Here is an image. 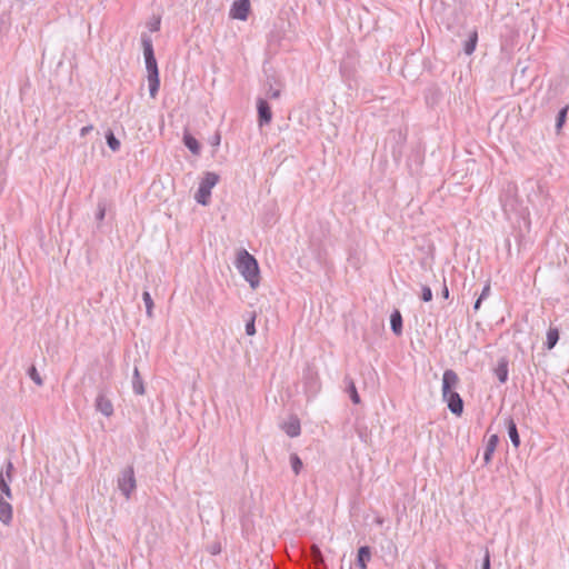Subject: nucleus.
<instances>
[{
	"label": "nucleus",
	"instance_id": "1",
	"mask_svg": "<svg viewBox=\"0 0 569 569\" xmlns=\"http://www.w3.org/2000/svg\"><path fill=\"white\" fill-rule=\"evenodd\" d=\"M460 383V379L452 369L445 370L442 375V400L447 403L451 413L460 417L463 412V400L456 391Z\"/></svg>",
	"mask_w": 569,
	"mask_h": 569
},
{
	"label": "nucleus",
	"instance_id": "2",
	"mask_svg": "<svg viewBox=\"0 0 569 569\" xmlns=\"http://www.w3.org/2000/svg\"><path fill=\"white\" fill-rule=\"evenodd\" d=\"M141 43L143 48V56L146 69L148 72L149 93L151 98H156L160 88L159 69L151 38L147 33H142Z\"/></svg>",
	"mask_w": 569,
	"mask_h": 569
},
{
	"label": "nucleus",
	"instance_id": "3",
	"mask_svg": "<svg viewBox=\"0 0 569 569\" xmlns=\"http://www.w3.org/2000/svg\"><path fill=\"white\" fill-rule=\"evenodd\" d=\"M236 267L241 276L249 282L252 289L260 283V271L257 259L246 249H241L237 253Z\"/></svg>",
	"mask_w": 569,
	"mask_h": 569
},
{
	"label": "nucleus",
	"instance_id": "4",
	"mask_svg": "<svg viewBox=\"0 0 569 569\" xmlns=\"http://www.w3.org/2000/svg\"><path fill=\"white\" fill-rule=\"evenodd\" d=\"M219 182V176L214 172L208 171L199 183V188L194 196L198 203L207 206L210 201L211 189Z\"/></svg>",
	"mask_w": 569,
	"mask_h": 569
},
{
	"label": "nucleus",
	"instance_id": "5",
	"mask_svg": "<svg viewBox=\"0 0 569 569\" xmlns=\"http://www.w3.org/2000/svg\"><path fill=\"white\" fill-rule=\"evenodd\" d=\"M118 488L126 498L136 489L134 470L132 466L126 467L118 478Z\"/></svg>",
	"mask_w": 569,
	"mask_h": 569
},
{
	"label": "nucleus",
	"instance_id": "6",
	"mask_svg": "<svg viewBox=\"0 0 569 569\" xmlns=\"http://www.w3.org/2000/svg\"><path fill=\"white\" fill-rule=\"evenodd\" d=\"M250 10V0H236L230 9L233 19L247 20Z\"/></svg>",
	"mask_w": 569,
	"mask_h": 569
},
{
	"label": "nucleus",
	"instance_id": "7",
	"mask_svg": "<svg viewBox=\"0 0 569 569\" xmlns=\"http://www.w3.org/2000/svg\"><path fill=\"white\" fill-rule=\"evenodd\" d=\"M258 122L262 127L269 124L272 119L271 108L266 99L259 98L257 100Z\"/></svg>",
	"mask_w": 569,
	"mask_h": 569
},
{
	"label": "nucleus",
	"instance_id": "8",
	"mask_svg": "<svg viewBox=\"0 0 569 569\" xmlns=\"http://www.w3.org/2000/svg\"><path fill=\"white\" fill-rule=\"evenodd\" d=\"M388 139L392 140L397 147L392 148V156L398 159L402 154V146L406 142L407 136L401 130H391L388 134Z\"/></svg>",
	"mask_w": 569,
	"mask_h": 569
},
{
	"label": "nucleus",
	"instance_id": "9",
	"mask_svg": "<svg viewBox=\"0 0 569 569\" xmlns=\"http://www.w3.org/2000/svg\"><path fill=\"white\" fill-rule=\"evenodd\" d=\"M94 407L97 411L101 412L106 417H111L113 415V405L103 392L98 393Z\"/></svg>",
	"mask_w": 569,
	"mask_h": 569
},
{
	"label": "nucleus",
	"instance_id": "10",
	"mask_svg": "<svg viewBox=\"0 0 569 569\" xmlns=\"http://www.w3.org/2000/svg\"><path fill=\"white\" fill-rule=\"evenodd\" d=\"M281 429L290 437H298L301 432L300 420L297 416H291L281 425Z\"/></svg>",
	"mask_w": 569,
	"mask_h": 569
},
{
	"label": "nucleus",
	"instance_id": "11",
	"mask_svg": "<svg viewBox=\"0 0 569 569\" xmlns=\"http://www.w3.org/2000/svg\"><path fill=\"white\" fill-rule=\"evenodd\" d=\"M6 499L7 498L0 495V521L8 526L12 520L13 509L11 503Z\"/></svg>",
	"mask_w": 569,
	"mask_h": 569
},
{
	"label": "nucleus",
	"instance_id": "12",
	"mask_svg": "<svg viewBox=\"0 0 569 569\" xmlns=\"http://www.w3.org/2000/svg\"><path fill=\"white\" fill-rule=\"evenodd\" d=\"M506 427H507L508 436L510 438L511 443L513 445L515 448H519L520 443H521L520 436L518 432L517 425L511 417L506 419Z\"/></svg>",
	"mask_w": 569,
	"mask_h": 569
},
{
	"label": "nucleus",
	"instance_id": "13",
	"mask_svg": "<svg viewBox=\"0 0 569 569\" xmlns=\"http://www.w3.org/2000/svg\"><path fill=\"white\" fill-rule=\"evenodd\" d=\"M499 443V437L497 435H491L487 441L486 449L483 452V461L485 465H488L491 462L492 455Z\"/></svg>",
	"mask_w": 569,
	"mask_h": 569
},
{
	"label": "nucleus",
	"instance_id": "14",
	"mask_svg": "<svg viewBox=\"0 0 569 569\" xmlns=\"http://www.w3.org/2000/svg\"><path fill=\"white\" fill-rule=\"evenodd\" d=\"M508 359L506 357H501L495 368V375L500 383H505L508 380Z\"/></svg>",
	"mask_w": 569,
	"mask_h": 569
},
{
	"label": "nucleus",
	"instance_id": "15",
	"mask_svg": "<svg viewBox=\"0 0 569 569\" xmlns=\"http://www.w3.org/2000/svg\"><path fill=\"white\" fill-rule=\"evenodd\" d=\"M371 558V549L369 546H362L358 549L356 565L361 569H367V562Z\"/></svg>",
	"mask_w": 569,
	"mask_h": 569
},
{
	"label": "nucleus",
	"instance_id": "16",
	"mask_svg": "<svg viewBox=\"0 0 569 569\" xmlns=\"http://www.w3.org/2000/svg\"><path fill=\"white\" fill-rule=\"evenodd\" d=\"M391 330L396 336L402 333V316L399 310H395L390 316Z\"/></svg>",
	"mask_w": 569,
	"mask_h": 569
},
{
	"label": "nucleus",
	"instance_id": "17",
	"mask_svg": "<svg viewBox=\"0 0 569 569\" xmlns=\"http://www.w3.org/2000/svg\"><path fill=\"white\" fill-rule=\"evenodd\" d=\"M132 389L136 395L141 396V395H144V392H146L144 386H143V380H142L137 367H134V370H133Z\"/></svg>",
	"mask_w": 569,
	"mask_h": 569
},
{
	"label": "nucleus",
	"instance_id": "18",
	"mask_svg": "<svg viewBox=\"0 0 569 569\" xmlns=\"http://www.w3.org/2000/svg\"><path fill=\"white\" fill-rule=\"evenodd\" d=\"M183 143L193 154H199L201 149L200 143L193 136L184 133Z\"/></svg>",
	"mask_w": 569,
	"mask_h": 569
},
{
	"label": "nucleus",
	"instance_id": "19",
	"mask_svg": "<svg viewBox=\"0 0 569 569\" xmlns=\"http://www.w3.org/2000/svg\"><path fill=\"white\" fill-rule=\"evenodd\" d=\"M477 41H478V32L476 30H473L470 33L468 40L465 42L463 51L466 54L470 56L473 53V51L476 50Z\"/></svg>",
	"mask_w": 569,
	"mask_h": 569
},
{
	"label": "nucleus",
	"instance_id": "20",
	"mask_svg": "<svg viewBox=\"0 0 569 569\" xmlns=\"http://www.w3.org/2000/svg\"><path fill=\"white\" fill-rule=\"evenodd\" d=\"M346 382H347V391L349 393V397L351 399V401L355 403V405H358L360 403V396L357 391V388H356V385L353 382V380L351 378H348L346 377Z\"/></svg>",
	"mask_w": 569,
	"mask_h": 569
},
{
	"label": "nucleus",
	"instance_id": "21",
	"mask_svg": "<svg viewBox=\"0 0 569 569\" xmlns=\"http://www.w3.org/2000/svg\"><path fill=\"white\" fill-rule=\"evenodd\" d=\"M559 340V330L557 328H549L548 332H547V340H546V348L548 350H551L552 348H555V346L557 345Z\"/></svg>",
	"mask_w": 569,
	"mask_h": 569
},
{
	"label": "nucleus",
	"instance_id": "22",
	"mask_svg": "<svg viewBox=\"0 0 569 569\" xmlns=\"http://www.w3.org/2000/svg\"><path fill=\"white\" fill-rule=\"evenodd\" d=\"M12 480H8L7 478H3V475H0V495H2L4 498L11 500L12 499V491L10 488V483Z\"/></svg>",
	"mask_w": 569,
	"mask_h": 569
},
{
	"label": "nucleus",
	"instance_id": "23",
	"mask_svg": "<svg viewBox=\"0 0 569 569\" xmlns=\"http://www.w3.org/2000/svg\"><path fill=\"white\" fill-rule=\"evenodd\" d=\"M569 106H565L561 108L556 118V130L560 132L562 127L566 123L567 114H568Z\"/></svg>",
	"mask_w": 569,
	"mask_h": 569
},
{
	"label": "nucleus",
	"instance_id": "24",
	"mask_svg": "<svg viewBox=\"0 0 569 569\" xmlns=\"http://www.w3.org/2000/svg\"><path fill=\"white\" fill-rule=\"evenodd\" d=\"M106 140H107V144L108 147L112 150V151H118L120 149V141L119 139L113 134V132L111 130H109L107 133H106Z\"/></svg>",
	"mask_w": 569,
	"mask_h": 569
},
{
	"label": "nucleus",
	"instance_id": "25",
	"mask_svg": "<svg viewBox=\"0 0 569 569\" xmlns=\"http://www.w3.org/2000/svg\"><path fill=\"white\" fill-rule=\"evenodd\" d=\"M490 295V283H486L485 287L482 288V291L479 296V298L475 301V305H473V310L477 312L479 309H480V306H481V302L482 300H485L486 298H488V296Z\"/></svg>",
	"mask_w": 569,
	"mask_h": 569
},
{
	"label": "nucleus",
	"instance_id": "26",
	"mask_svg": "<svg viewBox=\"0 0 569 569\" xmlns=\"http://www.w3.org/2000/svg\"><path fill=\"white\" fill-rule=\"evenodd\" d=\"M290 463H291V468H292V471L295 472V475H299L303 465L297 453L290 455Z\"/></svg>",
	"mask_w": 569,
	"mask_h": 569
},
{
	"label": "nucleus",
	"instance_id": "27",
	"mask_svg": "<svg viewBox=\"0 0 569 569\" xmlns=\"http://www.w3.org/2000/svg\"><path fill=\"white\" fill-rule=\"evenodd\" d=\"M107 211V202L106 200H100L97 204V213H96V220L98 222H101L104 219Z\"/></svg>",
	"mask_w": 569,
	"mask_h": 569
},
{
	"label": "nucleus",
	"instance_id": "28",
	"mask_svg": "<svg viewBox=\"0 0 569 569\" xmlns=\"http://www.w3.org/2000/svg\"><path fill=\"white\" fill-rule=\"evenodd\" d=\"M13 471H14L13 463L11 460H8L4 468L0 470V475H3V478H7L8 480H12Z\"/></svg>",
	"mask_w": 569,
	"mask_h": 569
},
{
	"label": "nucleus",
	"instance_id": "29",
	"mask_svg": "<svg viewBox=\"0 0 569 569\" xmlns=\"http://www.w3.org/2000/svg\"><path fill=\"white\" fill-rule=\"evenodd\" d=\"M142 299H143V302H144V306H146L147 315L149 317H151L152 316V309H153V301H152L151 295L148 291H144L142 293Z\"/></svg>",
	"mask_w": 569,
	"mask_h": 569
},
{
	"label": "nucleus",
	"instance_id": "30",
	"mask_svg": "<svg viewBox=\"0 0 569 569\" xmlns=\"http://www.w3.org/2000/svg\"><path fill=\"white\" fill-rule=\"evenodd\" d=\"M28 375L30 377V379L37 385V386H42L43 385V380L41 378V376L39 375L38 370L36 369L34 366H31L28 370Z\"/></svg>",
	"mask_w": 569,
	"mask_h": 569
},
{
	"label": "nucleus",
	"instance_id": "31",
	"mask_svg": "<svg viewBox=\"0 0 569 569\" xmlns=\"http://www.w3.org/2000/svg\"><path fill=\"white\" fill-rule=\"evenodd\" d=\"M254 321H256V313L252 312L249 320L247 321L246 323V333L248 336H254L256 335V325H254Z\"/></svg>",
	"mask_w": 569,
	"mask_h": 569
},
{
	"label": "nucleus",
	"instance_id": "32",
	"mask_svg": "<svg viewBox=\"0 0 569 569\" xmlns=\"http://www.w3.org/2000/svg\"><path fill=\"white\" fill-rule=\"evenodd\" d=\"M420 298H421V300L423 302H429V301L432 300V291H431L430 287L422 286V288H421V297Z\"/></svg>",
	"mask_w": 569,
	"mask_h": 569
},
{
	"label": "nucleus",
	"instance_id": "33",
	"mask_svg": "<svg viewBox=\"0 0 569 569\" xmlns=\"http://www.w3.org/2000/svg\"><path fill=\"white\" fill-rule=\"evenodd\" d=\"M281 90L280 88H274L271 83H269V88L267 90V97L270 99H278L280 98Z\"/></svg>",
	"mask_w": 569,
	"mask_h": 569
},
{
	"label": "nucleus",
	"instance_id": "34",
	"mask_svg": "<svg viewBox=\"0 0 569 569\" xmlns=\"http://www.w3.org/2000/svg\"><path fill=\"white\" fill-rule=\"evenodd\" d=\"M481 569H490V552L486 549Z\"/></svg>",
	"mask_w": 569,
	"mask_h": 569
},
{
	"label": "nucleus",
	"instance_id": "35",
	"mask_svg": "<svg viewBox=\"0 0 569 569\" xmlns=\"http://www.w3.org/2000/svg\"><path fill=\"white\" fill-rule=\"evenodd\" d=\"M93 130V126L92 124H89V126H84L83 128H81L80 130V136L81 137H84L87 136L89 132H91Z\"/></svg>",
	"mask_w": 569,
	"mask_h": 569
},
{
	"label": "nucleus",
	"instance_id": "36",
	"mask_svg": "<svg viewBox=\"0 0 569 569\" xmlns=\"http://www.w3.org/2000/svg\"><path fill=\"white\" fill-rule=\"evenodd\" d=\"M441 295L445 299H448L449 298V289L448 287L446 286V283L443 284V288H442V291H441Z\"/></svg>",
	"mask_w": 569,
	"mask_h": 569
},
{
	"label": "nucleus",
	"instance_id": "37",
	"mask_svg": "<svg viewBox=\"0 0 569 569\" xmlns=\"http://www.w3.org/2000/svg\"><path fill=\"white\" fill-rule=\"evenodd\" d=\"M210 552H211L212 555H217V553H219V552H220V547H219V546H216V545H214V546H212V548H211Z\"/></svg>",
	"mask_w": 569,
	"mask_h": 569
},
{
	"label": "nucleus",
	"instance_id": "38",
	"mask_svg": "<svg viewBox=\"0 0 569 569\" xmlns=\"http://www.w3.org/2000/svg\"><path fill=\"white\" fill-rule=\"evenodd\" d=\"M159 26H160V20H158L154 24H152V27L150 28L151 31H157L159 30Z\"/></svg>",
	"mask_w": 569,
	"mask_h": 569
},
{
	"label": "nucleus",
	"instance_id": "39",
	"mask_svg": "<svg viewBox=\"0 0 569 569\" xmlns=\"http://www.w3.org/2000/svg\"><path fill=\"white\" fill-rule=\"evenodd\" d=\"M213 142H216L217 144H219V142H220V137H219V136H217V138H216V139H213Z\"/></svg>",
	"mask_w": 569,
	"mask_h": 569
},
{
	"label": "nucleus",
	"instance_id": "40",
	"mask_svg": "<svg viewBox=\"0 0 569 569\" xmlns=\"http://www.w3.org/2000/svg\"><path fill=\"white\" fill-rule=\"evenodd\" d=\"M213 142H216L217 144H219V142H220V137H219V136H217V138H216V139H213Z\"/></svg>",
	"mask_w": 569,
	"mask_h": 569
}]
</instances>
